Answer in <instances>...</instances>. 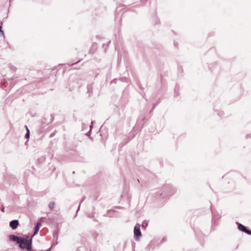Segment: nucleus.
Here are the masks:
<instances>
[{
	"label": "nucleus",
	"instance_id": "nucleus-4",
	"mask_svg": "<svg viewBox=\"0 0 251 251\" xmlns=\"http://www.w3.org/2000/svg\"><path fill=\"white\" fill-rule=\"evenodd\" d=\"M19 225L18 220H13L10 223V226L13 229H16Z\"/></svg>",
	"mask_w": 251,
	"mask_h": 251
},
{
	"label": "nucleus",
	"instance_id": "nucleus-6",
	"mask_svg": "<svg viewBox=\"0 0 251 251\" xmlns=\"http://www.w3.org/2000/svg\"><path fill=\"white\" fill-rule=\"evenodd\" d=\"M55 203L54 202H50L49 204V207L50 209H52L54 207Z\"/></svg>",
	"mask_w": 251,
	"mask_h": 251
},
{
	"label": "nucleus",
	"instance_id": "nucleus-2",
	"mask_svg": "<svg viewBox=\"0 0 251 251\" xmlns=\"http://www.w3.org/2000/svg\"><path fill=\"white\" fill-rule=\"evenodd\" d=\"M134 233L135 236L136 237H139L141 235V233L140 231V226L139 224H137L134 226Z\"/></svg>",
	"mask_w": 251,
	"mask_h": 251
},
{
	"label": "nucleus",
	"instance_id": "nucleus-3",
	"mask_svg": "<svg viewBox=\"0 0 251 251\" xmlns=\"http://www.w3.org/2000/svg\"><path fill=\"white\" fill-rule=\"evenodd\" d=\"M238 229L249 235H251V230L247 229L245 226L241 224H238Z\"/></svg>",
	"mask_w": 251,
	"mask_h": 251
},
{
	"label": "nucleus",
	"instance_id": "nucleus-8",
	"mask_svg": "<svg viewBox=\"0 0 251 251\" xmlns=\"http://www.w3.org/2000/svg\"><path fill=\"white\" fill-rule=\"evenodd\" d=\"M1 26L0 25V36H2L4 35L3 32L1 30Z\"/></svg>",
	"mask_w": 251,
	"mask_h": 251
},
{
	"label": "nucleus",
	"instance_id": "nucleus-7",
	"mask_svg": "<svg viewBox=\"0 0 251 251\" xmlns=\"http://www.w3.org/2000/svg\"><path fill=\"white\" fill-rule=\"evenodd\" d=\"M26 130H27V133L25 134V137L27 138H28L29 137V131L27 127H26Z\"/></svg>",
	"mask_w": 251,
	"mask_h": 251
},
{
	"label": "nucleus",
	"instance_id": "nucleus-1",
	"mask_svg": "<svg viewBox=\"0 0 251 251\" xmlns=\"http://www.w3.org/2000/svg\"><path fill=\"white\" fill-rule=\"evenodd\" d=\"M10 239L14 241H16L19 244V246L21 249H26L28 251L31 250V238L29 237L22 238L11 235L9 236Z\"/></svg>",
	"mask_w": 251,
	"mask_h": 251
},
{
	"label": "nucleus",
	"instance_id": "nucleus-5",
	"mask_svg": "<svg viewBox=\"0 0 251 251\" xmlns=\"http://www.w3.org/2000/svg\"><path fill=\"white\" fill-rule=\"evenodd\" d=\"M41 226V223H38L36 227H35V231H34V235H35L37 233V232H38L40 227Z\"/></svg>",
	"mask_w": 251,
	"mask_h": 251
}]
</instances>
